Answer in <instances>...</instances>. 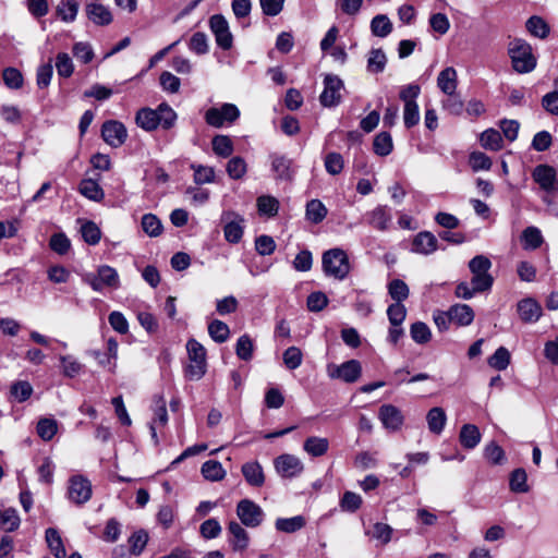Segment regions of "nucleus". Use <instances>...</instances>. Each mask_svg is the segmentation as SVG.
<instances>
[{"label":"nucleus","mask_w":558,"mask_h":558,"mask_svg":"<svg viewBox=\"0 0 558 558\" xmlns=\"http://www.w3.org/2000/svg\"><path fill=\"white\" fill-rule=\"evenodd\" d=\"M276 529L284 533H294L305 525V519L302 515H295L292 518H278L276 520Z\"/></svg>","instance_id":"38"},{"label":"nucleus","mask_w":558,"mask_h":558,"mask_svg":"<svg viewBox=\"0 0 558 558\" xmlns=\"http://www.w3.org/2000/svg\"><path fill=\"white\" fill-rule=\"evenodd\" d=\"M387 58L381 49H372L367 59V70L372 73H380L385 70Z\"/></svg>","instance_id":"51"},{"label":"nucleus","mask_w":558,"mask_h":558,"mask_svg":"<svg viewBox=\"0 0 558 558\" xmlns=\"http://www.w3.org/2000/svg\"><path fill=\"white\" fill-rule=\"evenodd\" d=\"M343 87V82L339 76L333 74L326 75L324 78V90L319 96L320 104L324 107H335L339 105Z\"/></svg>","instance_id":"10"},{"label":"nucleus","mask_w":558,"mask_h":558,"mask_svg":"<svg viewBox=\"0 0 558 558\" xmlns=\"http://www.w3.org/2000/svg\"><path fill=\"white\" fill-rule=\"evenodd\" d=\"M327 209L318 199H312L306 205V217L310 221L318 223L325 219Z\"/></svg>","instance_id":"49"},{"label":"nucleus","mask_w":558,"mask_h":558,"mask_svg":"<svg viewBox=\"0 0 558 558\" xmlns=\"http://www.w3.org/2000/svg\"><path fill=\"white\" fill-rule=\"evenodd\" d=\"M343 158L339 153H329L325 157V169L331 175L339 174L343 169Z\"/></svg>","instance_id":"64"},{"label":"nucleus","mask_w":558,"mask_h":558,"mask_svg":"<svg viewBox=\"0 0 558 558\" xmlns=\"http://www.w3.org/2000/svg\"><path fill=\"white\" fill-rule=\"evenodd\" d=\"M329 448V441L327 438L311 436L305 439L303 449L312 457L324 456Z\"/></svg>","instance_id":"30"},{"label":"nucleus","mask_w":558,"mask_h":558,"mask_svg":"<svg viewBox=\"0 0 558 558\" xmlns=\"http://www.w3.org/2000/svg\"><path fill=\"white\" fill-rule=\"evenodd\" d=\"M214 153L222 158H228L232 155L234 147L231 138L228 135H215L211 140Z\"/></svg>","instance_id":"33"},{"label":"nucleus","mask_w":558,"mask_h":558,"mask_svg":"<svg viewBox=\"0 0 558 558\" xmlns=\"http://www.w3.org/2000/svg\"><path fill=\"white\" fill-rule=\"evenodd\" d=\"M469 163L473 171L489 170L493 165L492 159L482 151L471 153Z\"/></svg>","instance_id":"62"},{"label":"nucleus","mask_w":558,"mask_h":558,"mask_svg":"<svg viewBox=\"0 0 558 558\" xmlns=\"http://www.w3.org/2000/svg\"><path fill=\"white\" fill-rule=\"evenodd\" d=\"M362 374V365L357 360H349L340 365H329L330 378H338L344 383H355Z\"/></svg>","instance_id":"12"},{"label":"nucleus","mask_w":558,"mask_h":558,"mask_svg":"<svg viewBox=\"0 0 558 558\" xmlns=\"http://www.w3.org/2000/svg\"><path fill=\"white\" fill-rule=\"evenodd\" d=\"M228 531L230 534L229 543L233 550H244L247 548L250 541L248 534L240 523L231 521L228 525Z\"/></svg>","instance_id":"23"},{"label":"nucleus","mask_w":558,"mask_h":558,"mask_svg":"<svg viewBox=\"0 0 558 558\" xmlns=\"http://www.w3.org/2000/svg\"><path fill=\"white\" fill-rule=\"evenodd\" d=\"M209 28L215 36L218 47L229 50L233 45V36L230 32L229 23L221 14H215L209 19Z\"/></svg>","instance_id":"9"},{"label":"nucleus","mask_w":558,"mask_h":558,"mask_svg":"<svg viewBox=\"0 0 558 558\" xmlns=\"http://www.w3.org/2000/svg\"><path fill=\"white\" fill-rule=\"evenodd\" d=\"M20 517L15 509L8 508L0 512V527L5 532H13L20 526Z\"/></svg>","instance_id":"42"},{"label":"nucleus","mask_w":558,"mask_h":558,"mask_svg":"<svg viewBox=\"0 0 558 558\" xmlns=\"http://www.w3.org/2000/svg\"><path fill=\"white\" fill-rule=\"evenodd\" d=\"M275 469L282 477H294L302 473L304 466L298 457L284 453L276 458Z\"/></svg>","instance_id":"16"},{"label":"nucleus","mask_w":558,"mask_h":558,"mask_svg":"<svg viewBox=\"0 0 558 558\" xmlns=\"http://www.w3.org/2000/svg\"><path fill=\"white\" fill-rule=\"evenodd\" d=\"M257 208L259 214L271 217L277 215L279 202L272 196L263 195L257 198Z\"/></svg>","instance_id":"58"},{"label":"nucleus","mask_w":558,"mask_h":558,"mask_svg":"<svg viewBox=\"0 0 558 558\" xmlns=\"http://www.w3.org/2000/svg\"><path fill=\"white\" fill-rule=\"evenodd\" d=\"M3 82L7 87L11 89L21 88L23 85V75L20 70L15 68H7L2 73Z\"/></svg>","instance_id":"63"},{"label":"nucleus","mask_w":558,"mask_h":558,"mask_svg":"<svg viewBox=\"0 0 558 558\" xmlns=\"http://www.w3.org/2000/svg\"><path fill=\"white\" fill-rule=\"evenodd\" d=\"M10 393L17 402H24L32 396L33 387L27 380H17L11 385Z\"/></svg>","instance_id":"53"},{"label":"nucleus","mask_w":558,"mask_h":558,"mask_svg":"<svg viewBox=\"0 0 558 558\" xmlns=\"http://www.w3.org/2000/svg\"><path fill=\"white\" fill-rule=\"evenodd\" d=\"M510 363V353L505 347H499L488 359V364L497 371H504Z\"/></svg>","instance_id":"56"},{"label":"nucleus","mask_w":558,"mask_h":558,"mask_svg":"<svg viewBox=\"0 0 558 558\" xmlns=\"http://www.w3.org/2000/svg\"><path fill=\"white\" fill-rule=\"evenodd\" d=\"M189 49L196 54H206L209 50L206 34L202 32L193 34L189 41Z\"/></svg>","instance_id":"57"},{"label":"nucleus","mask_w":558,"mask_h":558,"mask_svg":"<svg viewBox=\"0 0 558 558\" xmlns=\"http://www.w3.org/2000/svg\"><path fill=\"white\" fill-rule=\"evenodd\" d=\"M83 280L97 292L102 291L105 288L117 289L120 284L117 270L107 265L100 266L97 274H87Z\"/></svg>","instance_id":"6"},{"label":"nucleus","mask_w":558,"mask_h":558,"mask_svg":"<svg viewBox=\"0 0 558 558\" xmlns=\"http://www.w3.org/2000/svg\"><path fill=\"white\" fill-rule=\"evenodd\" d=\"M457 71L452 66L444 69L437 77L438 88L446 95L454 94L457 90Z\"/></svg>","instance_id":"27"},{"label":"nucleus","mask_w":558,"mask_h":558,"mask_svg":"<svg viewBox=\"0 0 558 558\" xmlns=\"http://www.w3.org/2000/svg\"><path fill=\"white\" fill-rule=\"evenodd\" d=\"M242 474L245 481L254 487H260L265 483L262 465L257 461L246 462L242 465Z\"/></svg>","instance_id":"24"},{"label":"nucleus","mask_w":558,"mask_h":558,"mask_svg":"<svg viewBox=\"0 0 558 558\" xmlns=\"http://www.w3.org/2000/svg\"><path fill=\"white\" fill-rule=\"evenodd\" d=\"M450 322L458 326H469L474 320V312L468 304H454L447 312Z\"/></svg>","instance_id":"22"},{"label":"nucleus","mask_w":558,"mask_h":558,"mask_svg":"<svg viewBox=\"0 0 558 558\" xmlns=\"http://www.w3.org/2000/svg\"><path fill=\"white\" fill-rule=\"evenodd\" d=\"M85 12L88 20L98 26H106L112 22V14L109 8L97 1L87 3Z\"/></svg>","instance_id":"20"},{"label":"nucleus","mask_w":558,"mask_h":558,"mask_svg":"<svg viewBox=\"0 0 558 558\" xmlns=\"http://www.w3.org/2000/svg\"><path fill=\"white\" fill-rule=\"evenodd\" d=\"M481 145L489 150L498 151L502 148V137L499 131L488 129L481 134Z\"/></svg>","instance_id":"35"},{"label":"nucleus","mask_w":558,"mask_h":558,"mask_svg":"<svg viewBox=\"0 0 558 558\" xmlns=\"http://www.w3.org/2000/svg\"><path fill=\"white\" fill-rule=\"evenodd\" d=\"M168 422V413L166 408V401L163 398H158L155 402V409H154V418L151 420L149 424V429L151 434V438L155 441V444H158V437H157V426H165Z\"/></svg>","instance_id":"26"},{"label":"nucleus","mask_w":558,"mask_h":558,"mask_svg":"<svg viewBox=\"0 0 558 558\" xmlns=\"http://www.w3.org/2000/svg\"><path fill=\"white\" fill-rule=\"evenodd\" d=\"M208 333L215 342L223 343L229 339L230 329L226 323L219 319H214L208 325Z\"/></svg>","instance_id":"40"},{"label":"nucleus","mask_w":558,"mask_h":558,"mask_svg":"<svg viewBox=\"0 0 558 558\" xmlns=\"http://www.w3.org/2000/svg\"><path fill=\"white\" fill-rule=\"evenodd\" d=\"M68 495L69 499L76 505L87 502L92 497L90 482L81 475L71 477L69 481Z\"/></svg>","instance_id":"15"},{"label":"nucleus","mask_w":558,"mask_h":558,"mask_svg":"<svg viewBox=\"0 0 558 558\" xmlns=\"http://www.w3.org/2000/svg\"><path fill=\"white\" fill-rule=\"evenodd\" d=\"M141 223L143 231L151 238L158 236L162 232V225L158 217L154 214H145L142 217Z\"/></svg>","instance_id":"47"},{"label":"nucleus","mask_w":558,"mask_h":558,"mask_svg":"<svg viewBox=\"0 0 558 558\" xmlns=\"http://www.w3.org/2000/svg\"><path fill=\"white\" fill-rule=\"evenodd\" d=\"M194 174V182L198 185L213 183L215 181V170L213 167L203 165H191Z\"/></svg>","instance_id":"45"},{"label":"nucleus","mask_w":558,"mask_h":558,"mask_svg":"<svg viewBox=\"0 0 558 558\" xmlns=\"http://www.w3.org/2000/svg\"><path fill=\"white\" fill-rule=\"evenodd\" d=\"M388 293L398 303H402L409 296V287L401 279H393L388 283Z\"/></svg>","instance_id":"50"},{"label":"nucleus","mask_w":558,"mask_h":558,"mask_svg":"<svg viewBox=\"0 0 558 558\" xmlns=\"http://www.w3.org/2000/svg\"><path fill=\"white\" fill-rule=\"evenodd\" d=\"M374 151L378 156H388L392 151V138L388 132H380L374 138Z\"/></svg>","instance_id":"46"},{"label":"nucleus","mask_w":558,"mask_h":558,"mask_svg":"<svg viewBox=\"0 0 558 558\" xmlns=\"http://www.w3.org/2000/svg\"><path fill=\"white\" fill-rule=\"evenodd\" d=\"M283 363L288 369H296L303 361L302 351L298 347H289L283 352Z\"/></svg>","instance_id":"59"},{"label":"nucleus","mask_w":558,"mask_h":558,"mask_svg":"<svg viewBox=\"0 0 558 558\" xmlns=\"http://www.w3.org/2000/svg\"><path fill=\"white\" fill-rule=\"evenodd\" d=\"M254 344L247 335L241 336L235 344V353L240 360L250 361L253 357Z\"/></svg>","instance_id":"54"},{"label":"nucleus","mask_w":558,"mask_h":558,"mask_svg":"<svg viewBox=\"0 0 558 558\" xmlns=\"http://www.w3.org/2000/svg\"><path fill=\"white\" fill-rule=\"evenodd\" d=\"M378 418L385 428L397 432L404 422V416L400 409L392 404H384L379 408Z\"/></svg>","instance_id":"17"},{"label":"nucleus","mask_w":558,"mask_h":558,"mask_svg":"<svg viewBox=\"0 0 558 558\" xmlns=\"http://www.w3.org/2000/svg\"><path fill=\"white\" fill-rule=\"evenodd\" d=\"M37 434L43 440H51L58 430L57 421L53 418H40L37 423Z\"/></svg>","instance_id":"55"},{"label":"nucleus","mask_w":558,"mask_h":558,"mask_svg":"<svg viewBox=\"0 0 558 558\" xmlns=\"http://www.w3.org/2000/svg\"><path fill=\"white\" fill-rule=\"evenodd\" d=\"M56 69L58 75L62 77H70L73 74L74 65L68 53L60 52L57 54Z\"/></svg>","instance_id":"60"},{"label":"nucleus","mask_w":558,"mask_h":558,"mask_svg":"<svg viewBox=\"0 0 558 558\" xmlns=\"http://www.w3.org/2000/svg\"><path fill=\"white\" fill-rule=\"evenodd\" d=\"M509 486L513 493H527L530 487L527 485V475L524 469L519 468L511 472Z\"/></svg>","instance_id":"36"},{"label":"nucleus","mask_w":558,"mask_h":558,"mask_svg":"<svg viewBox=\"0 0 558 558\" xmlns=\"http://www.w3.org/2000/svg\"><path fill=\"white\" fill-rule=\"evenodd\" d=\"M81 233L84 241L89 245H96L99 243L101 232L98 226L94 221H84L81 226Z\"/></svg>","instance_id":"48"},{"label":"nucleus","mask_w":558,"mask_h":558,"mask_svg":"<svg viewBox=\"0 0 558 558\" xmlns=\"http://www.w3.org/2000/svg\"><path fill=\"white\" fill-rule=\"evenodd\" d=\"M426 422L430 433L436 435L441 434L447 422L445 410L439 407L432 408L427 412Z\"/></svg>","instance_id":"28"},{"label":"nucleus","mask_w":558,"mask_h":558,"mask_svg":"<svg viewBox=\"0 0 558 558\" xmlns=\"http://www.w3.org/2000/svg\"><path fill=\"white\" fill-rule=\"evenodd\" d=\"M509 56L512 66L518 73H530L536 66V58L532 48L523 40L517 39L510 44Z\"/></svg>","instance_id":"2"},{"label":"nucleus","mask_w":558,"mask_h":558,"mask_svg":"<svg viewBox=\"0 0 558 558\" xmlns=\"http://www.w3.org/2000/svg\"><path fill=\"white\" fill-rule=\"evenodd\" d=\"M80 4L76 0H61L57 5V15L65 23L75 21Z\"/></svg>","instance_id":"31"},{"label":"nucleus","mask_w":558,"mask_h":558,"mask_svg":"<svg viewBox=\"0 0 558 558\" xmlns=\"http://www.w3.org/2000/svg\"><path fill=\"white\" fill-rule=\"evenodd\" d=\"M205 121L213 128H222L232 124L240 118V110L233 104H222L220 107H211L205 112Z\"/></svg>","instance_id":"5"},{"label":"nucleus","mask_w":558,"mask_h":558,"mask_svg":"<svg viewBox=\"0 0 558 558\" xmlns=\"http://www.w3.org/2000/svg\"><path fill=\"white\" fill-rule=\"evenodd\" d=\"M438 250V240L429 231L418 232L413 241L411 251L416 254L430 255Z\"/></svg>","instance_id":"18"},{"label":"nucleus","mask_w":558,"mask_h":558,"mask_svg":"<svg viewBox=\"0 0 558 558\" xmlns=\"http://www.w3.org/2000/svg\"><path fill=\"white\" fill-rule=\"evenodd\" d=\"M226 171L231 179L241 180L247 172V163L240 156L232 157L227 162Z\"/></svg>","instance_id":"41"},{"label":"nucleus","mask_w":558,"mask_h":558,"mask_svg":"<svg viewBox=\"0 0 558 558\" xmlns=\"http://www.w3.org/2000/svg\"><path fill=\"white\" fill-rule=\"evenodd\" d=\"M371 29L373 35L377 37H386L391 33L392 24L386 15L378 14L373 17L371 22Z\"/></svg>","instance_id":"43"},{"label":"nucleus","mask_w":558,"mask_h":558,"mask_svg":"<svg viewBox=\"0 0 558 558\" xmlns=\"http://www.w3.org/2000/svg\"><path fill=\"white\" fill-rule=\"evenodd\" d=\"M410 333L412 339L420 344L428 342L432 336L428 326L422 322H416L412 324Z\"/></svg>","instance_id":"61"},{"label":"nucleus","mask_w":558,"mask_h":558,"mask_svg":"<svg viewBox=\"0 0 558 558\" xmlns=\"http://www.w3.org/2000/svg\"><path fill=\"white\" fill-rule=\"evenodd\" d=\"M533 180L548 194L558 192L557 171L548 165H538L532 172Z\"/></svg>","instance_id":"13"},{"label":"nucleus","mask_w":558,"mask_h":558,"mask_svg":"<svg viewBox=\"0 0 558 558\" xmlns=\"http://www.w3.org/2000/svg\"><path fill=\"white\" fill-rule=\"evenodd\" d=\"M156 112L158 119V126L161 125L162 129L169 130L175 124L177 113L168 104H160L157 107Z\"/></svg>","instance_id":"37"},{"label":"nucleus","mask_w":558,"mask_h":558,"mask_svg":"<svg viewBox=\"0 0 558 558\" xmlns=\"http://www.w3.org/2000/svg\"><path fill=\"white\" fill-rule=\"evenodd\" d=\"M517 311L524 323H536L542 316L541 305L531 298L521 300L517 305Z\"/></svg>","instance_id":"21"},{"label":"nucleus","mask_w":558,"mask_h":558,"mask_svg":"<svg viewBox=\"0 0 558 558\" xmlns=\"http://www.w3.org/2000/svg\"><path fill=\"white\" fill-rule=\"evenodd\" d=\"M78 191L86 198L94 202H99L105 196V193L100 185L95 180L92 179L82 180L78 186Z\"/></svg>","instance_id":"32"},{"label":"nucleus","mask_w":558,"mask_h":558,"mask_svg":"<svg viewBox=\"0 0 558 558\" xmlns=\"http://www.w3.org/2000/svg\"><path fill=\"white\" fill-rule=\"evenodd\" d=\"M366 217L368 225L379 231L388 230L392 221L391 210L386 205H378L368 211Z\"/></svg>","instance_id":"19"},{"label":"nucleus","mask_w":558,"mask_h":558,"mask_svg":"<svg viewBox=\"0 0 558 558\" xmlns=\"http://www.w3.org/2000/svg\"><path fill=\"white\" fill-rule=\"evenodd\" d=\"M225 239L232 244L239 243L244 232V218L233 210L223 211L221 215Z\"/></svg>","instance_id":"7"},{"label":"nucleus","mask_w":558,"mask_h":558,"mask_svg":"<svg viewBox=\"0 0 558 558\" xmlns=\"http://www.w3.org/2000/svg\"><path fill=\"white\" fill-rule=\"evenodd\" d=\"M526 28L527 31L535 37L538 38H546L549 34V26L548 24L539 16H531L526 21Z\"/></svg>","instance_id":"52"},{"label":"nucleus","mask_w":558,"mask_h":558,"mask_svg":"<svg viewBox=\"0 0 558 558\" xmlns=\"http://www.w3.org/2000/svg\"><path fill=\"white\" fill-rule=\"evenodd\" d=\"M46 541L51 553L56 556V558L65 557L66 551L63 546L62 538L56 529L49 527L46 530Z\"/></svg>","instance_id":"34"},{"label":"nucleus","mask_w":558,"mask_h":558,"mask_svg":"<svg viewBox=\"0 0 558 558\" xmlns=\"http://www.w3.org/2000/svg\"><path fill=\"white\" fill-rule=\"evenodd\" d=\"M136 124L145 131H154L158 128L156 109L142 108L136 112Z\"/></svg>","instance_id":"29"},{"label":"nucleus","mask_w":558,"mask_h":558,"mask_svg":"<svg viewBox=\"0 0 558 558\" xmlns=\"http://www.w3.org/2000/svg\"><path fill=\"white\" fill-rule=\"evenodd\" d=\"M190 364L186 367V376L191 380L201 379L206 373V350L195 339L186 342Z\"/></svg>","instance_id":"4"},{"label":"nucleus","mask_w":558,"mask_h":558,"mask_svg":"<svg viewBox=\"0 0 558 558\" xmlns=\"http://www.w3.org/2000/svg\"><path fill=\"white\" fill-rule=\"evenodd\" d=\"M482 439L478 427L474 424H464L459 434V441L464 449H474Z\"/></svg>","instance_id":"25"},{"label":"nucleus","mask_w":558,"mask_h":558,"mask_svg":"<svg viewBox=\"0 0 558 558\" xmlns=\"http://www.w3.org/2000/svg\"><path fill=\"white\" fill-rule=\"evenodd\" d=\"M270 168L275 180L290 182L295 174L293 160L287 155L272 153L269 155Z\"/></svg>","instance_id":"11"},{"label":"nucleus","mask_w":558,"mask_h":558,"mask_svg":"<svg viewBox=\"0 0 558 558\" xmlns=\"http://www.w3.org/2000/svg\"><path fill=\"white\" fill-rule=\"evenodd\" d=\"M492 262L484 255H476L469 262V269L472 274L471 284L475 290H489L493 286L494 278L489 274Z\"/></svg>","instance_id":"3"},{"label":"nucleus","mask_w":558,"mask_h":558,"mask_svg":"<svg viewBox=\"0 0 558 558\" xmlns=\"http://www.w3.org/2000/svg\"><path fill=\"white\" fill-rule=\"evenodd\" d=\"M522 241L524 248L526 250H536L543 243V235L541 230L536 227H527L522 232Z\"/></svg>","instance_id":"44"},{"label":"nucleus","mask_w":558,"mask_h":558,"mask_svg":"<svg viewBox=\"0 0 558 558\" xmlns=\"http://www.w3.org/2000/svg\"><path fill=\"white\" fill-rule=\"evenodd\" d=\"M202 474L208 481H220L225 477L226 471L223 470L221 463L216 460H208L202 465Z\"/></svg>","instance_id":"39"},{"label":"nucleus","mask_w":558,"mask_h":558,"mask_svg":"<svg viewBox=\"0 0 558 558\" xmlns=\"http://www.w3.org/2000/svg\"><path fill=\"white\" fill-rule=\"evenodd\" d=\"M322 266L326 276L338 280L347 278L351 270L347 253L339 247L330 248L323 254Z\"/></svg>","instance_id":"1"},{"label":"nucleus","mask_w":558,"mask_h":558,"mask_svg":"<svg viewBox=\"0 0 558 558\" xmlns=\"http://www.w3.org/2000/svg\"><path fill=\"white\" fill-rule=\"evenodd\" d=\"M236 515L245 526L256 527L263 522L265 513L254 501L242 499L236 505Z\"/></svg>","instance_id":"8"},{"label":"nucleus","mask_w":558,"mask_h":558,"mask_svg":"<svg viewBox=\"0 0 558 558\" xmlns=\"http://www.w3.org/2000/svg\"><path fill=\"white\" fill-rule=\"evenodd\" d=\"M102 140L113 148L124 144L128 137V131L124 124L117 120L106 121L101 126Z\"/></svg>","instance_id":"14"}]
</instances>
